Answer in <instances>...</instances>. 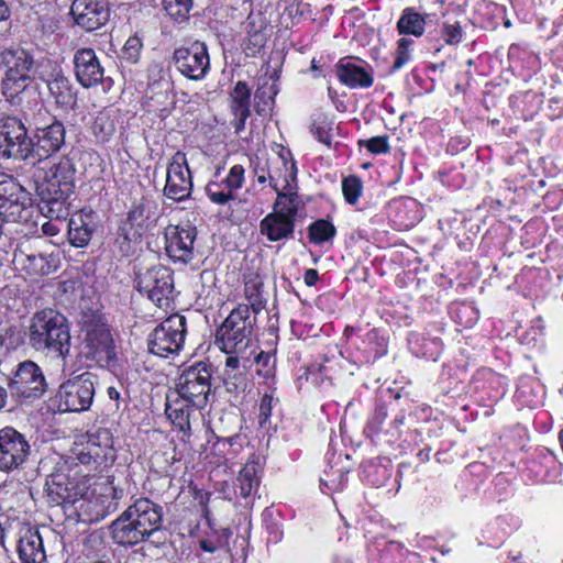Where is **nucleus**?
Segmentation results:
<instances>
[{
  "instance_id": "473e14b6",
  "label": "nucleus",
  "mask_w": 563,
  "mask_h": 563,
  "mask_svg": "<svg viewBox=\"0 0 563 563\" xmlns=\"http://www.w3.org/2000/svg\"><path fill=\"white\" fill-rule=\"evenodd\" d=\"M45 493L48 503L60 505L70 500L67 477L64 474H51L46 478Z\"/></svg>"
},
{
  "instance_id": "680f3d73",
  "label": "nucleus",
  "mask_w": 563,
  "mask_h": 563,
  "mask_svg": "<svg viewBox=\"0 0 563 563\" xmlns=\"http://www.w3.org/2000/svg\"><path fill=\"white\" fill-rule=\"evenodd\" d=\"M59 231H60V228L56 223H53L52 221H47L42 224V232L45 235L54 236Z\"/></svg>"
},
{
  "instance_id": "052dcab7",
  "label": "nucleus",
  "mask_w": 563,
  "mask_h": 563,
  "mask_svg": "<svg viewBox=\"0 0 563 563\" xmlns=\"http://www.w3.org/2000/svg\"><path fill=\"white\" fill-rule=\"evenodd\" d=\"M319 279V274L316 269L313 268H308L306 272H305V275H303V280H305V284L309 287L316 285V283L318 282Z\"/></svg>"
},
{
  "instance_id": "393cba45",
  "label": "nucleus",
  "mask_w": 563,
  "mask_h": 563,
  "mask_svg": "<svg viewBox=\"0 0 563 563\" xmlns=\"http://www.w3.org/2000/svg\"><path fill=\"white\" fill-rule=\"evenodd\" d=\"M230 109L234 117L231 121L235 133H241L245 128V122L251 114L250 101L251 89L245 81H238L230 93Z\"/></svg>"
},
{
  "instance_id": "f03ea898",
  "label": "nucleus",
  "mask_w": 563,
  "mask_h": 563,
  "mask_svg": "<svg viewBox=\"0 0 563 563\" xmlns=\"http://www.w3.org/2000/svg\"><path fill=\"white\" fill-rule=\"evenodd\" d=\"M253 324L250 306L239 305L217 330L216 344L227 354H243L252 343Z\"/></svg>"
},
{
  "instance_id": "f8f14e48",
  "label": "nucleus",
  "mask_w": 563,
  "mask_h": 563,
  "mask_svg": "<svg viewBox=\"0 0 563 563\" xmlns=\"http://www.w3.org/2000/svg\"><path fill=\"white\" fill-rule=\"evenodd\" d=\"M31 454V445L24 434L12 427L0 430V470L10 472L22 466Z\"/></svg>"
},
{
  "instance_id": "79ce46f5",
  "label": "nucleus",
  "mask_w": 563,
  "mask_h": 563,
  "mask_svg": "<svg viewBox=\"0 0 563 563\" xmlns=\"http://www.w3.org/2000/svg\"><path fill=\"white\" fill-rule=\"evenodd\" d=\"M166 13L175 20H184L192 7V0H163Z\"/></svg>"
},
{
  "instance_id": "aec40b11",
  "label": "nucleus",
  "mask_w": 563,
  "mask_h": 563,
  "mask_svg": "<svg viewBox=\"0 0 563 563\" xmlns=\"http://www.w3.org/2000/svg\"><path fill=\"white\" fill-rule=\"evenodd\" d=\"M11 387L25 398H35L45 393L46 382L36 363L24 361L19 364L11 380Z\"/></svg>"
},
{
  "instance_id": "a19ab883",
  "label": "nucleus",
  "mask_w": 563,
  "mask_h": 563,
  "mask_svg": "<svg viewBox=\"0 0 563 563\" xmlns=\"http://www.w3.org/2000/svg\"><path fill=\"white\" fill-rule=\"evenodd\" d=\"M167 540V532L161 528L143 529V551H152L164 547Z\"/></svg>"
},
{
  "instance_id": "58836bf2",
  "label": "nucleus",
  "mask_w": 563,
  "mask_h": 563,
  "mask_svg": "<svg viewBox=\"0 0 563 563\" xmlns=\"http://www.w3.org/2000/svg\"><path fill=\"white\" fill-rule=\"evenodd\" d=\"M145 214V219L143 220V223L145 222V228L148 230L154 229L158 221L162 219L164 213V207L162 203L154 199H143V213Z\"/></svg>"
},
{
  "instance_id": "c03bdc74",
  "label": "nucleus",
  "mask_w": 563,
  "mask_h": 563,
  "mask_svg": "<svg viewBox=\"0 0 563 563\" xmlns=\"http://www.w3.org/2000/svg\"><path fill=\"white\" fill-rule=\"evenodd\" d=\"M141 57V38L135 34L131 36L124 44L121 52V60L135 65Z\"/></svg>"
},
{
  "instance_id": "2f4dec72",
  "label": "nucleus",
  "mask_w": 563,
  "mask_h": 563,
  "mask_svg": "<svg viewBox=\"0 0 563 563\" xmlns=\"http://www.w3.org/2000/svg\"><path fill=\"white\" fill-rule=\"evenodd\" d=\"M258 464L247 462L240 471L235 481V493L246 498L251 496L260 486Z\"/></svg>"
},
{
  "instance_id": "c9c22d12",
  "label": "nucleus",
  "mask_w": 563,
  "mask_h": 563,
  "mask_svg": "<svg viewBox=\"0 0 563 563\" xmlns=\"http://www.w3.org/2000/svg\"><path fill=\"white\" fill-rule=\"evenodd\" d=\"M310 131L319 142L330 147L333 140L334 121L323 113H318L313 117Z\"/></svg>"
},
{
  "instance_id": "1a4fd4ad",
  "label": "nucleus",
  "mask_w": 563,
  "mask_h": 563,
  "mask_svg": "<svg viewBox=\"0 0 563 563\" xmlns=\"http://www.w3.org/2000/svg\"><path fill=\"white\" fill-rule=\"evenodd\" d=\"M32 137L21 120L8 117L0 124V154L5 158L27 159L32 157Z\"/></svg>"
},
{
  "instance_id": "9d476101",
  "label": "nucleus",
  "mask_w": 563,
  "mask_h": 563,
  "mask_svg": "<svg viewBox=\"0 0 563 563\" xmlns=\"http://www.w3.org/2000/svg\"><path fill=\"white\" fill-rule=\"evenodd\" d=\"M298 209L299 201H282L280 205H277V200H275L273 212L260 223L261 233L272 242L292 238Z\"/></svg>"
},
{
  "instance_id": "37998d69",
  "label": "nucleus",
  "mask_w": 563,
  "mask_h": 563,
  "mask_svg": "<svg viewBox=\"0 0 563 563\" xmlns=\"http://www.w3.org/2000/svg\"><path fill=\"white\" fill-rule=\"evenodd\" d=\"M362 181L356 176H349L342 180V192L350 205H355L362 194Z\"/></svg>"
},
{
  "instance_id": "09e8293b",
  "label": "nucleus",
  "mask_w": 563,
  "mask_h": 563,
  "mask_svg": "<svg viewBox=\"0 0 563 563\" xmlns=\"http://www.w3.org/2000/svg\"><path fill=\"white\" fill-rule=\"evenodd\" d=\"M442 36L445 44L456 45L462 41L463 32L459 21H445L442 24Z\"/></svg>"
},
{
  "instance_id": "338daca9",
  "label": "nucleus",
  "mask_w": 563,
  "mask_h": 563,
  "mask_svg": "<svg viewBox=\"0 0 563 563\" xmlns=\"http://www.w3.org/2000/svg\"><path fill=\"white\" fill-rule=\"evenodd\" d=\"M7 390L2 386H0V409L5 406L7 401Z\"/></svg>"
},
{
  "instance_id": "6e6d98bb",
  "label": "nucleus",
  "mask_w": 563,
  "mask_h": 563,
  "mask_svg": "<svg viewBox=\"0 0 563 563\" xmlns=\"http://www.w3.org/2000/svg\"><path fill=\"white\" fill-rule=\"evenodd\" d=\"M75 454H76L77 460L81 464L103 463L101 460H99V457H97L95 454H92V451H90L86 448V443H81V444L77 445V448L75 449Z\"/></svg>"
},
{
  "instance_id": "4c0bfd02",
  "label": "nucleus",
  "mask_w": 563,
  "mask_h": 563,
  "mask_svg": "<svg viewBox=\"0 0 563 563\" xmlns=\"http://www.w3.org/2000/svg\"><path fill=\"white\" fill-rule=\"evenodd\" d=\"M91 130L99 142H106L113 135L115 128L108 113L99 112L92 122Z\"/></svg>"
},
{
  "instance_id": "c756f323",
  "label": "nucleus",
  "mask_w": 563,
  "mask_h": 563,
  "mask_svg": "<svg viewBox=\"0 0 563 563\" xmlns=\"http://www.w3.org/2000/svg\"><path fill=\"white\" fill-rule=\"evenodd\" d=\"M19 555L22 563H44L46 561L43 540L37 531L27 530L20 538Z\"/></svg>"
},
{
  "instance_id": "b1692460",
  "label": "nucleus",
  "mask_w": 563,
  "mask_h": 563,
  "mask_svg": "<svg viewBox=\"0 0 563 563\" xmlns=\"http://www.w3.org/2000/svg\"><path fill=\"white\" fill-rule=\"evenodd\" d=\"M141 210L134 208L129 211L126 219H124L119 228L118 244L121 253L125 256L133 254L139 244L141 243Z\"/></svg>"
},
{
  "instance_id": "8fccbe9b",
  "label": "nucleus",
  "mask_w": 563,
  "mask_h": 563,
  "mask_svg": "<svg viewBox=\"0 0 563 563\" xmlns=\"http://www.w3.org/2000/svg\"><path fill=\"white\" fill-rule=\"evenodd\" d=\"M361 146H365L369 152L374 154H386L389 152L388 136L379 135L371 137L369 140L361 141Z\"/></svg>"
},
{
  "instance_id": "423d86ee",
  "label": "nucleus",
  "mask_w": 563,
  "mask_h": 563,
  "mask_svg": "<svg viewBox=\"0 0 563 563\" xmlns=\"http://www.w3.org/2000/svg\"><path fill=\"white\" fill-rule=\"evenodd\" d=\"M211 377L210 366L207 363L197 362L183 371L174 391L196 409H202L208 404Z\"/></svg>"
},
{
  "instance_id": "7ed1b4c3",
  "label": "nucleus",
  "mask_w": 563,
  "mask_h": 563,
  "mask_svg": "<svg viewBox=\"0 0 563 563\" xmlns=\"http://www.w3.org/2000/svg\"><path fill=\"white\" fill-rule=\"evenodd\" d=\"M0 67L4 68L2 92L13 99L22 92L33 76L34 59L22 47L5 48L0 53Z\"/></svg>"
},
{
  "instance_id": "9b49d317",
  "label": "nucleus",
  "mask_w": 563,
  "mask_h": 563,
  "mask_svg": "<svg viewBox=\"0 0 563 563\" xmlns=\"http://www.w3.org/2000/svg\"><path fill=\"white\" fill-rule=\"evenodd\" d=\"M143 284L150 301L145 309L150 311L157 307L161 309L157 318H163L170 306V294L174 287L170 271L161 265L155 266L146 272Z\"/></svg>"
},
{
  "instance_id": "39448f33",
  "label": "nucleus",
  "mask_w": 563,
  "mask_h": 563,
  "mask_svg": "<svg viewBox=\"0 0 563 563\" xmlns=\"http://www.w3.org/2000/svg\"><path fill=\"white\" fill-rule=\"evenodd\" d=\"M93 378V374L84 372L63 382L54 397L58 411L84 412L89 410L96 394Z\"/></svg>"
},
{
  "instance_id": "f257e3e1",
  "label": "nucleus",
  "mask_w": 563,
  "mask_h": 563,
  "mask_svg": "<svg viewBox=\"0 0 563 563\" xmlns=\"http://www.w3.org/2000/svg\"><path fill=\"white\" fill-rule=\"evenodd\" d=\"M30 345L38 352L55 353L63 360L70 351V332L67 318L59 311L45 308L30 319Z\"/></svg>"
},
{
  "instance_id": "49530a36",
  "label": "nucleus",
  "mask_w": 563,
  "mask_h": 563,
  "mask_svg": "<svg viewBox=\"0 0 563 563\" xmlns=\"http://www.w3.org/2000/svg\"><path fill=\"white\" fill-rule=\"evenodd\" d=\"M49 91L59 104H69L74 97L67 80L55 79L48 85Z\"/></svg>"
},
{
  "instance_id": "f704fd0d",
  "label": "nucleus",
  "mask_w": 563,
  "mask_h": 563,
  "mask_svg": "<svg viewBox=\"0 0 563 563\" xmlns=\"http://www.w3.org/2000/svg\"><path fill=\"white\" fill-rule=\"evenodd\" d=\"M92 230L81 214L73 217L68 222L69 242L76 247L86 246L91 240Z\"/></svg>"
},
{
  "instance_id": "72a5a7b5",
  "label": "nucleus",
  "mask_w": 563,
  "mask_h": 563,
  "mask_svg": "<svg viewBox=\"0 0 563 563\" xmlns=\"http://www.w3.org/2000/svg\"><path fill=\"white\" fill-rule=\"evenodd\" d=\"M69 197L53 196L48 198H40V210L42 214L51 220L63 221L69 216Z\"/></svg>"
},
{
  "instance_id": "4d7b16f0",
  "label": "nucleus",
  "mask_w": 563,
  "mask_h": 563,
  "mask_svg": "<svg viewBox=\"0 0 563 563\" xmlns=\"http://www.w3.org/2000/svg\"><path fill=\"white\" fill-rule=\"evenodd\" d=\"M244 294L253 310L256 312L261 305V300L258 299V285L255 283H246Z\"/></svg>"
},
{
  "instance_id": "de8ad7c7",
  "label": "nucleus",
  "mask_w": 563,
  "mask_h": 563,
  "mask_svg": "<svg viewBox=\"0 0 563 563\" xmlns=\"http://www.w3.org/2000/svg\"><path fill=\"white\" fill-rule=\"evenodd\" d=\"M413 41L408 37H401L397 42L396 58L391 66L393 71H397L402 68L410 59V47Z\"/></svg>"
},
{
  "instance_id": "bf43d9fd",
  "label": "nucleus",
  "mask_w": 563,
  "mask_h": 563,
  "mask_svg": "<svg viewBox=\"0 0 563 563\" xmlns=\"http://www.w3.org/2000/svg\"><path fill=\"white\" fill-rule=\"evenodd\" d=\"M385 418H386L385 409H383V408L377 409L375 411L373 418L368 422V428L374 431H378L380 429V426L383 424Z\"/></svg>"
},
{
  "instance_id": "6e6552de",
  "label": "nucleus",
  "mask_w": 563,
  "mask_h": 563,
  "mask_svg": "<svg viewBox=\"0 0 563 563\" xmlns=\"http://www.w3.org/2000/svg\"><path fill=\"white\" fill-rule=\"evenodd\" d=\"M186 335V318L173 314L157 325L147 339L150 354L168 357L181 350Z\"/></svg>"
},
{
  "instance_id": "69168bd1",
  "label": "nucleus",
  "mask_w": 563,
  "mask_h": 563,
  "mask_svg": "<svg viewBox=\"0 0 563 563\" xmlns=\"http://www.w3.org/2000/svg\"><path fill=\"white\" fill-rule=\"evenodd\" d=\"M9 15V9L4 1L0 0V21H3Z\"/></svg>"
},
{
  "instance_id": "5701e85b",
  "label": "nucleus",
  "mask_w": 563,
  "mask_h": 563,
  "mask_svg": "<svg viewBox=\"0 0 563 563\" xmlns=\"http://www.w3.org/2000/svg\"><path fill=\"white\" fill-rule=\"evenodd\" d=\"M141 514L136 506H131L112 523L113 539L121 545H135L141 540Z\"/></svg>"
},
{
  "instance_id": "a18cd8bd",
  "label": "nucleus",
  "mask_w": 563,
  "mask_h": 563,
  "mask_svg": "<svg viewBox=\"0 0 563 563\" xmlns=\"http://www.w3.org/2000/svg\"><path fill=\"white\" fill-rule=\"evenodd\" d=\"M162 518V507L143 498V529L145 528V522H148L151 528H161Z\"/></svg>"
},
{
  "instance_id": "6ab92c4d",
  "label": "nucleus",
  "mask_w": 563,
  "mask_h": 563,
  "mask_svg": "<svg viewBox=\"0 0 563 563\" xmlns=\"http://www.w3.org/2000/svg\"><path fill=\"white\" fill-rule=\"evenodd\" d=\"M197 236L195 228L189 225H168L164 229L166 253L174 261L187 263L192 258L194 243Z\"/></svg>"
},
{
  "instance_id": "7c9ffc66",
  "label": "nucleus",
  "mask_w": 563,
  "mask_h": 563,
  "mask_svg": "<svg viewBox=\"0 0 563 563\" xmlns=\"http://www.w3.org/2000/svg\"><path fill=\"white\" fill-rule=\"evenodd\" d=\"M429 14L420 13L416 8L407 7L401 11L396 29L400 35L420 37L424 34Z\"/></svg>"
},
{
  "instance_id": "3c124183",
  "label": "nucleus",
  "mask_w": 563,
  "mask_h": 563,
  "mask_svg": "<svg viewBox=\"0 0 563 563\" xmlns=\"http://www.w3.org/2000/svg\"><path fill=\"white\" fill-rule=\"evenodd\" d=\"M240 354H231L225 360V369L224 374L227 376L225 383L229 384L230 379H234L233 385L236 386V380L240 376H242L241 367V358Z\"/></svg>"
},
{
  "instance_id": "ddd939ff",
  "label": "nucleus",
  "mask_w": 563,
  "mask_h": 563,
  "mask_svg": "<svg viewBox=\"0 0 563 563\" xmlns=\"http://www.w3.org/2000/svg\"><path fill=\"white\" fill-rule=\"evenodd\" d=\"M29 192L11 176L0 175V217L16 222L30 205Z\"/></svg>"
},
{
  "instance_id": "a211bd4d",
  "label": "nucleus",
  "mask_w": 563,
  "mask_h": 563,
  "mask_svg": "<svg viewBox=\"0 0 563 563\" xmlns=\"http://www.w3.org/2000/svg\"><path fill=\"white\" fill-rule=\"evenodd\" d=\"M65 126L60 121L53 120L49 124L36 123L32 136V158L46 159L57 153L65 143Z\"/></svg>"
},
{
  "instance_id": "13d9d810",
  "label": "nucleus",
  "mask_w": 563,
  "mask_h": 563,
  "mask_svg": "<svg viewBox=\"0 0 563 563\" xmlns=\"http://www.w3.org/2000/svg\"><path fill=\"white\" fill-rule=\"evenodd\" d=\"M273 397L271 395H264L261 399L260 404V423H265L271 415H272V408H273Z\"/></svg>"
},
{
  "instance_id": "4468645a",
  "label": "nucleus",
  "mask_w": 563,
  "mask_h": 563,
  "mask_svg": "<svg viewBox=\"0 0 563 563\" xmlns=\"http://www.w3.org/2000/svg\"><path fill=\"white\" fill-rule=\"evenodd\" d=\"M174 60L181 75L191 80H201L210 68L207 46L202 42H194L181 46L174 53Z\"/></svg>"
},
{
  "instance_id": "e2e57ef3",
  "label": "nucleus",
  "mask_w": 563,
  "mask_h": 563,
  "mask_svg": "<svg viewBox=\"0 0 563 563\" xmlns=\"http://www.w3.org/2000/svg\"><path fill=\"white\" fill-rule=\"evenodd\" d=\"M199 544L203 551L209 553H213L217 550L216 545H213V543L208 540H201Z\"/></svg>"
},
{
  "instance_id": "603ef678",
  "label": "nucleus",
  "mask_w": 563,
  "mask_h": 563,
  "mask_svg": "<svg viewBox=\"0 0 563 563\" xmlns=\"http://www.w3.org/2000/svg\"><path fill=\"white\" fill-rule=\"evenodd\" d=\"M206 190L210 200L219 205H223L233 198L232 191L230 189H221L220 185L217 183L208 184Z\"/></svg>"
},
{
  "instance_id": "20e7f679",
  "label": "nucleus",
  "mask_w": 563,
  "mask_h": 563,
  "mask_svg": "<svg viewBox=\"0 0 563 563\" xmlns=\"http://www.w3.org/2000/svg\"><path fill=\"white\" fill-rule=\"evenodd\" d=\"M13 262L30 275L44 276L54 272L59 263L58 253L45 239H25L13 254Z\"/></svg>"
},
{
  "instance_id": "dca6fc26",
  "label": "nucleus",
  "mask_w": 563,
  "mask_h": 563,
  "mask_svg": "<svg viewBox=\"0 0 563 563\" xmlns=\"http://www.w3.org/2000/svg\"><path fill=\"white\" fill-rule=\"evenodd\" d=\"M147 80L145 91L147 111L164 117L172 103V82L161 64L148 67Z\"/></svg>"
},
{
  "instance_id": "e433bc0d",
  "label": "nucleus",
  "mask_w": 563,
  "mask_h": 563,
  "mask_svg": "<svg viewBox=\"0 0 563 563\" xmlns=\"http://www.w3.org/2000/svg\"><path fill=\"white\" fill-rule=\"evenodd\" d=\"M335 227L328 220L320 219L309 225V240L314 244H322L334 238Z\"/></svg>"
},
{
  "instance_id": "f3484780",
  "label": "nucleus",
  "mask_w": 563,
  "mask_h": 563,
  "mask_svg": "<svg viewBox=\"0 0 563 563\" xmlns=\"http://www.w3.org/2000/svg\"><path fill=\"white\" fill-rule=\"evenodd\" d=\"M191 189L192 179L186 154L177 152L166 170L164 194L169 199L181 201L190 196Z\"/></svg>"
},
{
  "instance_id": "0e129e2a",
  "label": "nucleus",
  "mask_w": 563,
  "mask_h": 563,
  "mask_svg": "<svg viewBox=\"0 0 563 563\" xmlns=\"http://www.w3.org/2000/svg\"><path fill=\"white\" fill-rule=\"evenodd\" d=\"M255 175L260 184H264L268 179V172L266 173L263 168L261 170L255 168Z\"/></svg>"
},
{
  "instance_id": "a878e982",
  "label": "nucleus",
  "mask_w": 563,
  "mask_h": 563,
  "mask_svg": "<svg viewBox=\"0 0 563 563\" xmlns=\"http://www.w3.org/2000/svg\"><path fill=\"white\" fill-rule=\"evenodd\" d=\"M245 54L255 56L265 46L268 37L265 18L261 13H250L245 22Z\"/></svg>"
},
{
  "instance_id": "cd10ccee",
  "label": "nucleus",
  "mask_w": 563,
  "mask_h": 563,
  "mask_svg": "<svg viewBox=\"0 0 563 563\" xmlns=\"http://www.w3.org/2000/svg\"><path fill=\"white\" fill-rule=\"evenodd\" d=\"M336 76L340 82L351 89L368 88L374 82L371 71L351 62L341 60L336 65Z\"/></svg>"
},
{
  "instance_id": "0eeeda50",
  "label": "nucleus",
  "mask_w": 563,
  "mask_h": 563,
  "mask_svg": "<svg viewBox=\"0 0 563 563\" xmlns=\"http://www.w3.org/2000/svg\"><path fill=\"white\" fill-rule=\"evenodd\" d=\"M35 190L40 198L70 197L75 188V168L69 159H60L47 169H38Z\"/></svg>"
},
{
  "instance_id": "c85d7f7f",
  "label": "nucleus",
  "mask_w": 563,
  "mask_h": 563,
  "mask_svg": "<svg viewBox=\"0 0 563 563\" xmlns=\"http://www.w3.org/2000/svg\"><path fill=\"white\" fill-rule=\"evenodd\" d=\"M164 405L165 412L174 426L183 431L190 429L189 417L191 409L195 408L191 404L175 391H172L166 395Z\"/></svg>"
},
{
  "instance_id": "412c9836",
  "label": "nucleus",
  "mask_w": 563,
  "mask_h": 563,
  "mask_svg": "<svg viewBox=\"0 0 563 563\" xmlns=\"http://www.w3.org/2000/svg\"><path fill=\"white\" fill-rule=\"evenodd\" d=\"M70 13L75 22L87 31H93L109 19L106 0H74Z\"/></svg>"
},
{
  "instance_id": "4be33fe9",
  "label": "nucleus",
  "mask_w": 563,
  "mask_h": 563,
  "mask_svg": "<svg viewBox=\"0 0 563 563\" xmlns=\"http://www.w3.org/2000/svg\"><path fill=\"white\" fill-rule=\"evenodd\" d=\"M75 75L79 84L86 88L101 82L103 68L92 48H80L74 55Z\"/></svg>"
},
{
  "instance_id": "ea45409f",
  "label": "nucleus",
  "mask_w": 563,
  "mask_h": 563,
  "mask_svg": "<svg viewBox=\"0 0 563 563\" xmlns=\"http://www.w3.org/2000/svg\"><path fill=\"white\" fill-rule=\"evenodd\" d=\"M87 341L97 351H104L111 343L109 330L104 325L87 330Z\"/></svg>"
},
{
  "instance_id": "774afa93",
  "label": "nucleus",
  "mask_w": 563,
  "mask_h": 563,
  "mask_svg": "<svg viewBox=\"0 0 563 563\" xmlns=\"http://www.w3.org/2000/svg\"><path fill=\"white\" fill-rule=\"evenodd\" d=\"M108 395L111 399H119V391L114 388V387H109L108 388Z\"/></svg>"
},
{
  "instance_id": "5fc2aeb1",
  "label": "nucleus",
  "mask_w": 563,
  "mask_h": 563,
  "mask_svg": "<svg viewBox=\"0 0 563 563\" xmlns=\"http://www.w3.org/2000/svg\"><path fill=\"white\" fill-rule=\"evenodd\" d=\"M244 181V168L242 165H234L231 167L227 178L225 184L228 189L235 190L242 187Z\"/></svg>"
},
{
  "instance_id": "bb28decb",
  "label": "nucleus",
  "mask_w": 563,
  "mask_h": 563,
  "mask_svg": "<svg viewBox=\"0 0 563 563\" xmlns=\"http://www.w3.org/2000/svg\"><path fill=\"white\" fill-rule=\"evenodd\" d=\"M86 448L103 463L114 460L113 437L107 428H95L86 434Z\"/></svg>"
},
{
  "instance_id": "2eb2a0df",
  "label": "nucleus",
  "mask_w": 563,
  "mask_h": 563,
  "mask_svg": "<svg viewBox=\"0 0 563 563\" xmlns=\"http://www.w3.org/2000/svg\"><path fill=\"white\" fill-rule=\"evenodd\" d=\"M269 186L277 194V205L282 201H299L297 185V166L292 158L280 155L268 170Z\"/></svg>"
},
{
  "instance_id": "864d4df0",
  "label": "nucleus",
  "mask_w": 563,
  "mask_h": 563,
  "mask_svg": "<svg viewBox=\"0 0 563 563\" xmlns=\"http://www.w3.org/2000/svg\"><path fill=\"white\" fill-rule=\"evenodd\" d=\"M255 363L260 366L258 374L268 377L273 372L275 357L271 353L261 351L255 356Z\"/></svg>"
}]
</instances>
